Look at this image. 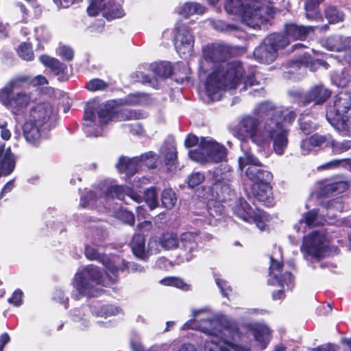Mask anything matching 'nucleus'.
<instances>
[{
    "mask_svg": "<svg viewBox=\"0 0 351 351\" xmlns=\"http://www.w3.org/2000/svg\"><path fill=\"white\" fill-rule=\"evenodd\" d=\"M85 255L89 260H97L103 264L106 269V274H110L112 266L114 263V256H108L105 254H101L98 249L92 245H87L85 248ZM104 278L106 277L103 276Z\"/></svg>",
    "mask_w": 351,
    "mask_h": 351,
    "instance_id": "nucleus-28",
    "label": "nucleus"
},
{
    "mask_svg": "<svg viewBox=\"0 0 351 351\" xmlns=\"http://www.w3.org/2000/svg\"><path fill=\"white\" fill-rule=\"evenodd\" d=\"M194 38L189 28L184 25L177 27L175 36V47L180 55L190 54L193 48Z\"/></svg>",
    "mask_w": 351,
    "mask_h": 351,
    "instance_id": "nucleus-15",
    "label": "nucleus"
},
{
    "mask_svg": "<svg viewBox=\"0 0 351 351\" xmlns=\"http://www.w3.org/2000/svg\"><path fill=\"white\" fill-rule=\"evenodd\" d=\"M161 201L164 207L172 208L177 202L176 193L171 189H165L162 193Z\"/></svg>",
    "mask_w": 351,
    "mask_h": 351,
    "instance_id": "nucleus-43",
    "label": "nucleus"
},
{
    "mask_svg": "<svg viewBox=\"0 0 351 351\" xmlns=\"http://www.w3.org/2000/svg\"><path fill=\"white\" fill-rule=\"evenodd\" d=\"M19 56L25 60H32L34 58V53L30 44L23 43L17 49Z\"/></svg>",
    "mask_w": 351,
    "mask_h": 351,
    "instance_id": "nucleus-51",
    "label": "nucleus"
},
{
    "mask_svg": "<svg viewBox=\"0 0 351 351\" xmlns=\"http://www.w3.org/2000/svg\"><path fill=\"white\" fill-rule=\"evenodd\" d=\"M208 175V179L213 185V189L216 191L218 199H228L233 193L230 184L232 176L230 169L223 172L220 169H216L213 171H209Z\"/></svg>",
    "mask_w": 351,
    "mask_h": 351,
    "instance_id": "nucleus-14",
    "label": "nucleus"
},
{
    "mask_svg": "<svg viewBox=\"0 0 351 351\" xmlns=\"http://www.w3.org/2000/svg\"><path fill=\"white\" fill-rule=\"evenodd\" d=\"M267 41L269 42L273 48H276V52L278 49H283L291 43L290 38L287 36V34H273L268 36Z\"/></svg>",
    "mask_w": 351,
    "mask_h": 351,
    "instance_id": "nucleus-37",
    "label": "nucleus"
},
{
    "mask_svg": "<svg viewBox=\"0 0 351 351\" xmlns=\"http://www.w3.org/2000/svg\"><path fill=\"white\" fill-rule=\"evenodd\" d=\"M144 199L152 210L158 206V195L154 187L146 190L144 194Z\"/></svg>",
    "mask_w": 351,
    "mask_h": 351,
    "instance_id": "nucleus-48",
    "label": "nucleus"
},
{
    "mask_svg": "<svg viewBox=\"0 0 351 351\" xmlns=\"http://www.w3.org/2000/svg\"><path fill=\"white\" fill-rule=\"evenodd\" d=\"M197 234L193 232H186L180 234L178 239V246L183 251L181 256L186 261H190L194 256L193 253L197 251Z\"/></svg>",
    "mask_w": 351,
    "mask_h": 351,
    "instance_id": "nucleus-18",
    "label": "nucleus"
},
{
    "mask_svg": "<svg viewBox=\"0 0 351 351\" xmlns=\"http://www.w3.org/2000/svg\"><path fill=\"white\" fill-rule=\"evenodd\" d=\"M116 167L119 173H124L128 177L132 176L140 167L138 157L133 158L121 157Z\"/></svg>",
    "mask_w": 351,
    "mask_h": 351,
    "instance_id": "nucleus-30",
    "label": "nucleus"
},
{
    "mask_svg": "<svg viewBox=\"0 0 351 351\" xmlns=\"http://www.w3.org/2000/svg\"><path fill=\"white\" fill-rule=\"evenodd\" d=\"M328 122L337 130L351 134V95L340 93L328 107L326 114Z\"/></svg>",
    "mask_w": 351,
    "mask_h": 351,
    "instance_id": "nucleus-7",
    "label": "nucleus"
},
{
    "mask_svg": "<svg viewBox=\"0 0 351 351\" xmlns=\"http://www.w3.org/2000/svg\"><path fill=\"white\" fill-rule=\"evenodd\" d=\"M300 129L305 134H308L316 130L315 124L312 121L311 117L306 115H301L298 120Z\"/></svg>",
    "mask_w": 351,
    "mask_h": 351,
    "instance_id": "nucleus-42",
    "label": "nucleus"
},
{
    "mask_svg": "<svg viewBox=\"0 0 351 351\" xmlns=\"http://www.w3.org/2000/svg\"><path fill=\"white\" fill-rule=\"evenodd\" d=\"M130 247L133 254L141 259H144L147 256L148 250H145V242L144 236L140 233L134 235Z\"/></svg>",
    "mask_w": 351,
    "mask_h": 351,
    "instance_id": "nucleus-32",
    "label": "nucleus"
},
{
    "mask_svg": "<svg viewBox=\"0 0 351 351\" xmlns=\"http://www.w3.org/2000/svg\"><path fill=\"white\" fill-rule=\"evenodd\" d=\"M151 66L154 74L158 77L163 79L171 76L173 73L176 75L177 67L182 68L184 71V76L181 77L182 82L189 81V74L191 71L190 68L186 64L179 63L173 67L171 63L169 62H161L160 63L152 64Z\"/></svg>",
    "mask_w": 351,
    "mask_h": 351,
    "instance_id": "nucleus-16",
    "label": "nucleus"
},
{
    "mask_svg": "<svg viewBox=\"0 0 351 351\" xmlns=\"http://www.w3.org/2000/svg\"><path fill=\"white\" fill-rule=\"evenodd\" d=\"M239 165L241 170L246 168L245 176L254 184L270 182L272 180L271 173L262 169V162L251 152H245L239 158Z\"/></svg>",
    "mask_w": 351,
    "mask_h": 351,
    "instance_id": "nucleus-10",
    "label": "nucleus"
},
{
    "mask_svg": "<svg viewBox=\"0 0 351 351\" xmlns=\"http://www.w3.org/2000/svg\"><path fill=\"white\" fill-rule=\"evenodd\" d=\"M51 115V106L47 103H42L31 108L27 120L47 128Z\"/></svg>",
    "mask_w": 351,
    "mask_h": 351,
    "instance_id": "nucleus-19",
    "label": "nucleus"
},
{
    "mask_svg": "<svg viewBox=\"0 0 351 351\" xmlns=\"http://www.w3.org/2000/svg\"><path fill=\"white\" fill-rule=\"evenodd\" d=\"M40 61L45 66L50 69V70L57 76L59 80H66V76L67 72V66L66 64L61 63L58 60L50 57L47 55H42L39 57Z\"/></svg>",
    "mask_w": 351,
    "mask_h": 351,
    "instance_id": "nucleus-26",
    "label": "nucleus"
},
{
    "mask_svg": "<svg viewBox=\"0 0 351 351\" xmlns=\"http://www.w3.org/2000/svg\"><path fill=\"white\" fill-rule=\"evenodd\" d=\"M296 114L295 112L287 109L282 110V114L278 117V119L283 124L282 121L285 123H291L295 119Z\"/></svg>",
    "mask_w": 351,
    "mask_h": 351,
    "instance_id": "nucleus-56",
    "label": "nucleus"
},
{
    "mask_svg": "<svg viewBox=\"0 0 351 351\" xmlns=\"http://www.w3.org/2000/svg\"><path fill=\"white\" fill-rule=\"evenodd\" d=\"M95 194L93 191H88L85 195L81 197L80 206L83 208L95 206Z\"/></svg>",
    "mask_w": 351,
    "mask_h": 351,
    "instance_id": "nucleus-55",
    "label": "nucleus"
},
{
    "mask_svg": "<svg viewBox=\"0 0 351 351\" xmlns=\"http://www.w3.org/2000/svg\"><path fill=\"white\" fill-rule=\"evenodd\" d=\"M260 123L254 116L244 115L236 127L235 135L242 141L250 139L258 145L272 141L274 152L282 155L288 145L289 130L282 128L276 120L265 119L262 127Z\"/></svg>",
    "mask_w": 351,
    "mask_h": 351,
    "instance_id": "nucleus-4",
    "label": "nucleus"
},
{
    "mask_svg": "<svg viewBox=\"0 0 351 351\" xmlns=\"http://www.w3.org/2000/svg\"><path fill=\"white\" fill-rule=\"evenodd\" d=\"M58 53L60 56L68 61L73 60V51L70 47L67 46L60 47Z\"/></svg>",
    "mask_w": 351,
    "mask_h": 351,
    "instance_id": "nucleus-61",
    "label": "nucleus"
},
{
    "mask_svg": "<svg viewBox=\"0 0 351 351\" xmlns=\"http://www.w3.org/2000/svg\"><path fill=\"white\" fill-rule=\"evenodd\" d=\"M148 100L147 95L140 93H131L123 99V103L130 106L144 105Z\"/></svg>",
    "mask_w": 351,
    "mask_h": 351,
    "instance_id": "nucleus-40",
    "label": "nucleus"
},
{
    "mask_svg": "<svg viewBox=\"0 0 351 351\" xmlns=\"http://www.w3.org/2000/svg\"><path fill=\"white\" fill-rule=\"evenodd\" d=\"M15 157L10 147L0 142V177L10 175L15 168Z\"/></svg>",
    "mask_w": 351,
    "mask_h": 351,
    "instance_id": "nucleus-24",
    "label": "nucleus"
},
{
    "mask_svg": "<svg viewBox=\"0 0 351 351\" xmlns=\"http://www.w3.org/2000/svg\"><path fill=\"white\" fill-rule=\"evenodd\" d=\"M324 0H306L305 3L306 16L309 20L319 21L322 16L317 10L318 5Z\"/></svg>",
    "mask_w": 351,
    "mask_h": 351,
    "instance_id": "nucleus-39",
    "label": "nucleus"
},
{
    "mask_svg": "<svg viewBox=\"0 0 351 351\" xmlns=\"http://www.w3.org/2000/svg\"><path fill=\"white\" fill-rule=\"evenodd\" d=\"M271 265L269 268V276L268 283L274 286H279L282 289L274 292L272 297L274 300H280L284 298V288L286 285L288 289L292 288L293 276L289 271L282 274V263L271 257Z\"/></svg>",
    "mask_w": 351,
    "mask_h": 351,
    "instance_id": "nucleus-12",
    "label": "nucleus"
},
{
    "mask_svg": "<svg viewBox=\"0 0 351 351\" xmlns=\"http://www.w3.org/2000/svg\"><path fill=\"white\" fill-rule=\"evenodd\" d=\"M46 129L27 120L23 126V136L29 144L38 146L41 141L45 138V131Z\"/></svg>",
    "mask_w": 351,
    "mask_h": 351,
    "instance_id": "nucleus-20",
    "label": "nucleus"
},
{
    "mask_svg": "<svg viewBox=\"0 0 351 351\" xmlns=\"http://www.w3.org/2000/svg\"><path fill=\"white\" fill-rule=\"evenodd\" d=\"M141 114L131 110L117 111L109 104H99L97 108L88 106L84 110V130L88 136L102 134V125L111 121L138 119Z\"/></svg>",
    "mask_w": 351,
    "mask_h": 351,
    "instance_id": "nucleus-5",
    "label": "nucleus"
},
{
    "mask_svg": "<svg viewBox=\"0 0 351 351\" xmlns=\"http://www.w3.org/2000/svg\"><path fill=\"white\" fill-rule=\"evenodd\" d=\"M301 251L307 261L319 263L325 256L330 255L328 241L324 231L313 230L303 237Z\"/></svg>",
    "mask_w": 351,
    "mask_h": 351,
    "instance_id": "nucleus-9",
    "label": "nucleus"
},
{
    "mask_svg": "<svg viewBox=\"0 0 351 351\" xmlns=\"http://www.w3.org/2000/svg\"><path fill=\"white\" fill-rule=\"evenodd\" d=\"M312 144L315 147H321L323 145H325L326 147H330V143L332 142V137L330 134H315L310 136Z\"/></svg>",
    "mask_w": 351,
    "mask_h": 351,
    "instance_id": "nucleus-45",
    "label": "nucleus"
},
{
    "mask_svg": "<svg viewBox=\"0 0 351 351\" xmlns=\"http://www.w3.org/2000/svg\"><path fill=\"white\" fill-rule=\"evenodd\" d=\"M315 28H319L322 31H326L328 25L318 26H303L295 23L287 24L285 26V32L290 38V41L304 39L310 32H313Z\"/></svg>",
    "mask_w": 351,
    "mask_h": 351,
    "instance_id": "nucleus-22",
    "label": "nucleus"
},
{
    "mask_svg": "<svg viewBox=\"0 0 351 351\" xmlns=\"http://www.w3.org/2000/svg\"><path fill=\"white\" fill-rule=\"evenodd\" d=\"M159 237H153L150 238L148 243V253H156L159 251Z\"/></svg>",
    "mask_w": 351,
    "mask_h": 351,
    "instance_id": "nucleus-63",
    "label": "nucleus"
},
{
    "mask_svg": "<svg viewBox=\"0 0 351 351\" xmlns=\"http://www.w3.org/2000/svg\"><path fill=\"white\" fill-rule=\"evenodd\" d=\"M122 0H109L108 3L104 0H89L87 12L89 16H97L103 10V15L108 20L119 19L125 15L121 6Z\"/></svg>",
    "mask_w": 351,
    "mask_h": 351,
    "instance_id": "nucleus-13",
    "label": "nucleus"
},
{
    "mask_svg": "<svg viewBox=\"0 0 351 351\" xmlns=\"http://www.w3.org/2000/svg\"><path fill=\"white\" fill-rule=\"evenodd\" d=\"M330 90L324 86L316 85L305 93L304 105L306 106L312 102L315 105L323 104L330 97Z\"/></svg>",
    "mask_w": 351,
    "mask_h": 351,
    "instance_id": "nucleus-23",
    "label": "nucleus"
},
{
    "mask_svg": "<svg viewBox=\"0 0 351 351\" xmlns=\"http://www.w3.org/2000/svg\"><path fill=\"white\" fill-rule=\"evenodd\" d=\"M205 180V176L200 172L192 173L188 178V184L191 188L198 186Z\"/></svg>",
    "mask_w": 351,
    "mask_h": 351,
    "instance_id": "nucleus-53",
    "label": "nucleus"
},
{
    "mask_svg": "<svg viewBox=\"0 0 351 351\" xmlns=\"http://www.w3.org/2000/svg\"><path fill=\"white\" fill-rule=\"evenodd\" d=\"M92 313L97 317H107L117 315L121 310L112 305H104L96 303L90 306Z\"/></svg>",
    "mask_w": 351,
    "mask_h": 351,
    "instance_id": "nucleus-36",
    "label": "nucleus"
},
{
    "mask_svg": "<svg viewBox=\"0 0 351 351\" xmlns=\"http://www.w3.org/2000/svg\"><path fill=\"white\" fill-rule=\"evenodd\" d=\"M313 148H314V146L312 144L310 137L303 140L301 142L300 149L302 154L307 155L310 153Z\"/></svg>",
    "mask_w": 351,
    "mask_h": 351,
    "instance_id": "nucleus-64",
    "label": "nucleus"
},
{
    "mask_svg": "<svg viewBox=\"0 0 351 351\" xmlns=\"http://www.w3.org/2000/svg\"><path fill=\"white\" fill-rule=\"evenodd\" d=\"M330 147H331L332 152L334 154H340L351 149V141H337L332 138Z\"/></svg>",
    "mask_w": 351,
    "mask_h": 351,
    "instance_id": "nucleus-46",
    "label": "nucleus"
},
{
    "mask_svg": "<svg viewBox=\"0 0 351 351\" xmlns=\"http://www.w3.org/2000/svg\"><path fill=\"white\" fill-rule=\"evenodd\" d=\"M332 81L338 87H346L348 84V78L346 74L342 72L341 73H337L332 77Z\"/></svg>",
    "mask_w": 351,
    "mask_h": 351,
    "instance_id": "nucleus-57",
    "label": "nucleus"
},
{
    "mask_svg": "<svg viewBox=\"0 0 351 351\" xmlns=\"http://www.w3.org/2000/svg\"><path fill=\"white\" fill-rule=\"evenodd\" d=\"M160 283L165 286H172L184 290L189 289L186 285L182 279L176 277H167L160 280Z\"/></svg>",
    "mask_w": 351,
    "mask_h": 351,
    "instance_id": "nucleus-50",
    "label": "nucleus"
},
{
    "mask_svg": "<svg viewBox=\"0 0 351 351\" xmlns=\"http://www.w3.org/2000/svg\"><path fill=\"white\" fill-rule=\"evenodd\" d=\"M108 86V83L104 82V80L99 79V78H95L93 80H89L86 84V88L92 92L95 91H100V90H104L106 89Z\"/></svg>",
    "mask_w": 351,
    "mask_h": 351,
    "instance_id": "nucleus-49",
    "label": "nucleus"
},
{
    "mask_svg": "<svg viewBox=\"0 0 351 351\" xmlns=\"http://www.w3.org/2000/svg\"><path fill=\"white\" fill-rule=\"evenodd\" d=\"M29 82L27 75H21L12 78L0 90V101L10 108L15 114H21L33 100L32 94L21 90L13 93L14 90L23 88Z\"/></svg>",
    "mask_w": 351,
    "mask_h": 351,
    "instance_id": "nucleus-6",
    "label": "nucleus"
},
{
    "mask_svg": "<svg viewBox=\"0 0 351 351\" xmlns=\"http://www.w3.org/2000/svg\"><path fill=\"white\" fill-rule=\"evenodd\" d=\"M192 314L193 319L185 323L182 329L200 330L208 335L209 339L197 348L193 344L184 343L178 351H250L238 344L239 341H245L247 332H252L262 348H265L270 341L271 331L265 324H247L241 327L231 324L223 327L219 319L206 308L193 310Z\"/></svg>",
    "mask_w": 351,
    "mask_h": 351,
    "instance_id": "nucleus-1",
    "label": "nucleus"
},
{
    "mask_svg": "<svg viewBox=\"0 0 351 351\" xmlns=\"http://www.w3.org/2000/svg\"><path fill=\"white\" fill-rule=\"evenodd\" d=\"M210 25L217 31L228 33L238 29V26L234 24L227 23L221 20H213L210 22Z\"/></svg>",
    "mask_w": 351,
    "mask_h": 351,
    "instance_id": "nucleus-44",
    "label": "nucleus"
},
{
    "mask_svg": "<svg viewBox=\"0 0 351 351\" xmlns=\"http://www.w3.org/2000/svg\"><path fill=\"white\" fill-rule=\"evenodd\" d=\"M205 8L198 3H185L180 6L178 12L183 17L188 18L193 14H202Z\"/></svg>",
    "mask_w": 351,
    "mask_h": 351,
    "instance_id": "nucleus-35",
    "label": "nucleus"
},
{
    "mask_svg": "<svg viewBox=\"0 0 351 351\" xmlns=\"http://www.w3.org/2000/svg\"><path fill=\"white\" fill-rule=\"evenodd\" d=\"M203 58L199 63V69L206 72L204 61L213 63V70L208 76L206 90L211 101L219 100L226 90L239 88L240 92L246 90L247 86L257 84L254 72L248 74L243 71L239 61L228 62L230 54V47L221 43H213L204 47Z\"/></svg>",
    "mask_w": 351,
    "mask_h": 351,
    "instance_id": "nucleus-2",
    "label": "nucleus"
},
{
    "mask_svg": "<svg viewBox=\"0 0 351 351\" xmlns=\"http://www.w3.org/2000/svg\"><path fill=\"white\" fill-rule=\"evenodd\" d=\"M270 182H259L253 184L252 193L257 200L269 206L272 203Z\"/></svg>",
    "mask_w": 351,
    "mask_h": 351,
    "instance_id": "nucleus-29",
    "label": "nucleus"
},
{
    "mask_svg": "<svg viewBox=\"0 0 351 351\" xmlns=\"http://www.w3.org/2000/svg\"><path fill=\"white\" fill-rule=\"evenodd\" d=\"M312 57L310 52H305L300 60H297L291 62L288 68L287 74L294 75L296 71H299V74H303L306 70L307 65L312 62Z\"/></svg>",
    "mask_w": 351,
    "mask_h": 351,
    "instance_id": "nucleus-33",
    "label": "nucleus"
},
{
    "mask_svg": "<svg viewBox=\"0 0 351 351\" xmlns=\"http://www.w3.org/2000/svg\"><path fill=\"white\" fill-rule=\"evenodd\" d=\"M234 213L239 218L247 222H254L260 230H264L269 216L263 210H254L243 199H238L234 206Z\"/></svg>",
    "mask_w": 351,
    "mask_h": 351,
    "instance_id": "nucleus-11",
    "label": "nucleus"
},
{
    "mask_svg": "<svg viewBox=\"0 0 351 351\" xmlns=\"http://www.w3.org/2000/svg\"><path fill=\"white\" fill-rule=\"evenodd\" d=\"M189 157L200 164L218 163L226 158V147L210 137L201 138L198 149L191 150Z\"/></svg>",
    "mask_w": 351,
    "mask_h": 351,
    "instance_id": "nucleus-8",
    "label": "nucleus"
},
{
    "mask_svg": "<svg viewBox=\"0 0 351 351\" xmlns=\"http://www.w3.org/2000/svg\"><path fill=\"white\" fill-rule=\"evenodd\" d=\"M216 284L220 289L222 295L225 297H228L229 293L231 292V289L228 285V282L217 276L215 277Z\"/></svg>",
    "mask_w": 351,
    "mask_h": 351,
    "instance_id": "nucleus-60",
    "label": "nucleus"
},
{
    "mask_svg": "<svg viewBox=\"0 0 351 351\" xmlns=\"http://www.w3.org/2000/svg\"><path fill=\"white\" fill-rule=\"evenodd\" d=\"M125 196H128L137 203L142 201V197L131 189L117 184L108 186L104 191V195L99 197V201L103 202V199L107 200L114 197L123 200Z\"/></svg>",
    "mask_w": 351,
    "mask_h": 351,
    "instance_id": "nucleus-17",
    "label": "nucleus"
},
{
    "mask_svg": "<svg viewBox=\"0 0 351 351\" xmlns=\"http://www.w3.org/2000/svg\"><path fill=\"white\" fill-rule=\"evenodd\" d=\"M23 292L20 289L16 290L12 297L8 299V302L16 306H19L23 302Z\"/></svg>",
    "mask_w": 351,
    "mask_h": 351,
    "instance_id": "nucleus-62",
    "label": "nucleus"
},
{
    "mask_svg": "<svg viewBox=\"0 0 351 351\" xmlns=\"http://www.w3.org/2000/svg\"><path fill=\"white\" fill-rule=\"evenodd\" d=\"M327 210L328 217H333L335 215L333 213V211L335 213H341L343 210V205L341 198L330 200L328 203Z\"/></svg>",
    "mask_w": 351,
    "mask_h": 351,
    "instance_id": "nucleus-52",
    "label": "nucleus"
},
{
    "mask_svg": "<svg viewBox=\"0 0 351 351\" xmlns=\"http://www.w3.org/2000/svg\"><path fill=\"white\" fill-rule=\"evenodd\" d=\"M158 156L152 152H149L142 154L138 157V162L141 165H145L149 169L156 167Z\"/></svg>",
    "mask_w": 351,
    "mask_h": 351,
    "instance_id": "nucleus-41",
    "label": "nucleus"
},
{
    "mask_svg": "<svg viewBox=\"0 0 351 351\" xmlns=\"http://www.w3.org/2000/svg\"><path fill=\"white\" fill-rule=\"evenodd\" d=\"M161 153L165 157V164L169 171L175 170L177 162V151L174 142H166L161 149Z\"/></svg>",
    "mask_w": 351,
    "mask_h": 351,
    "instance_id": "nucleus-31",
    "label": "nucleus"
},
{
    "mask_svg": "<svg viewBox=\"0 0 351 351\" xmlns=\"http://www.w3.org/2000/svg\"><path fill=\"white\" fill-rule=\"evenodd\" d=\"M35 36L39 41H47L50 38L48 30L44 26H39L35 28Z\"/></svg>",
    "mask_w": 351,
    "mask_h": 351,
    "instance_id": "nucleus-58",
    "label": "nucleus"
},
{
    "mask_svg": "<svg viewBox=\"0 0 351 351\" xmlns=\"http://www.w3.org/2000/svg\"><path fill=\"white\" fill-rule=\"evenodd\" d=\"M254 58L261 63L269 64L275 60L277 57L276 48L265 40V42L258 47L254 51Z\"/></svg>",
    "mask_w": 351,
    "mask_h": 351,
    "instance_id": "nucleus-27",
    "label": "nucleus"
},
{
    "mask_svg": "<svg viewBox=\"0 0 351 351\" xmlns=\"http://www.w3.org/2000/svg\"><path fill=\"white\" fill-rule=\"evenodd\" d=\"M179 238L173 232H166L159 237L160 246L165 250H173L178 246Z\"/></svg>",
    "mask_w": 351,
    "mask_h": 351,
    "instance_id": "nucleus-38",
    "label": "nucleus"
},
{
    "mask_svg": "<svg viewBox=\"0 0 351 351\" xmlns=\"http://www.w3.org/2000/svg\"><path fill=\"white\" fill-rule=\"evenodd\" d=\"M253 113L260 118L278 121L282 128H287L278 119V117L282 114V108L277 107L270 101H264L258 104L254 109Z\"/></svg>",
    "mask_w": 351,
    "mask_h": 351,
    "instance_id": "nucleus-21",
    "label": "nucleus"
},
{
    "mask_svg": "<svg viewBox=\"0 0 351 351\" xmlns=\"http://www.w3.org/2000/svg\"><path fill=\"white\" fill-rule=\"evenodd\" d=\"M119 271H128L134 273L145 271L144 267L133 262H126L119 256H114V263L110 274L104 278L99 268L94 265L80 269L75 274L72 285L74 291L73 298L77 300L80 296L96 297L102 292V287L110 286L117 280Z\"/></svg>",
    "mask_w": 351,
    "mask_h": 351,
    "instance_id": "nucleus-3",
    "label": "nucleus"
},
{
    "mask_svg": "<svg viewBox=\"0 0 351 351\" xmlns=\"http://www.w3.org/2000/svg\"><path fill=\"white\" fill-rule=\"evenodd\" d=\"M223 211V207L219 203H215L213 207L209 206L208 213L210 217L216 220L219 219V217L221 215Z\"/></svg>",
    "mask_w": 351,
    "mask_h": 351,
    "instance_id": "nucleus-59",
    "label": "nucleus"
},
{
    "mask_svg": "<svg viewBox=\"0 0 351 351\" xmlns=\"http://www.w3.org/2000/svg\"><path fill=\"white\" fill-rule=\"evenodd\" d=\"M117 217L125 223L132 226L134 223L135 218L132 212L126 210H120L117 213Z\"/></svg>",
    "mask_w": 351,
    "mask_h": 351,
    "instance_id": "nucleus-54",
    "label": "nucleus"
},
{
    "mask_svg": "<svg viewBox=\"0 0 351 351\" xmlns=\"http://www.w3.org/2000/svg\"><path fill=\"white\" fill-rule=\"evenodd\" d=\"M348 186V184L343 181L329 182L323 185L320 193L324 196L333 195L344 192Z\"/></svg>",
    "mask_w": 351,
    "mask_h": 351,
    "instance_id": "nucleus-34",
    "label": "nucleus"
},
{
    "mask_svg": "<svg viewBox=\"0 0 351 351\" xmlns=\"http://www.w3.org/2000/svg\"><path fill=\"white\" fill-rule=\"evenodd\" d=\"M324 221H327V220L321 218L317 210L313 209L303 216L298 223L294 226V229L297 232H305L307 228L323 225Z\"/></svg>",
    "mask_w": 351,
    "mask_h": 351,
    "instance_id": "nucleus-25",
    "label": "nucleus"
},
{
    "mask_svg": "<svg viewBox=\"0 0 351 351\" xmlns=\"http://www.w3.org/2000/svg\"><path fill=\"white\" fill-rule=\"evenodd\" d=\"M325 15L330 23H337L343 20V13L335 7H328Z\"/></svg>",
    "mask_w": 351,
    "mask_h": 351,
    "instance_id": "nucleus-47",
    "label": "nucleus"
}]
</instances>
